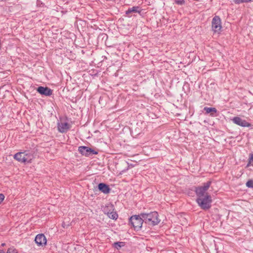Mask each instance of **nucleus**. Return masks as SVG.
Returning a JSON list of instances; mask_svg holds the SVG:
<instances>
[{"mask_svg":"<svg viewBox=\"0 0 253 253\" xmlns=\"http://www.w3.org/2000/svg\"><path fill=\"white\" fill-rule=\"evenodd\" d=\"M140 216L143 218L146 223L150 225H155L160 222L158 218V214L156 211H153L148 213H142Z\"/></svg>","mask_w":253,"mask_h":253,"instance_id":"obj_1","label":"nucleus"},{"mask_svg":"<svg viewBox=\"0 0 253 253\" xmlns=\"http://www.w3.org/2000/svg\"><path fill=\"white\" fill-rule=\"evenodd\" d=\"M34 158L33 153L30 151L18 152L14 156V158L15 160L19 162L25 164L31 163Z\"/></svg>","mask_w":253,"mask_h":253,"instance_id":"obj_2","label":"nucleus"},{"mask_svg":"<svg viewBox=\"0 0 253 253\" xmlns=\"http://www.w3.org/2000/svg\"><path fill=\"white\" fill-rule=\"evenodd\" d=\"M143 218L139 215H133L129 218V223L135 230H138L142 225Z\"/></svg>","mask_w":253,"mask_h":253,"instance_id":"obj_3","label":"nucleus"},{"mask_svg":"<svg viewBox=\"0 0 253 253\" xmlns=\"http://www.w3.org/2000/svg\"><path fill=\"white\" fill-rule=\"evenodd\" d=\"M211 185V181H208L204 183L203 186L196 188V192L198 197H204L207 196L206 192Z\"/></svg>","mask_w":253,"mask_h":253,"instance_id":"obj_4","label":"nucleus"},{"mask_svg":"<svg viewBox=\"0 0 253 253\" xmlns=\"http://www.w3.org/2000/svg\"><path fill=\"white\" fill-rule=\"evenodd\" d=\"M211 28L214 33H219L222 28L221 24V20L219 16H214L211 22Z\"/></svg>","mask_w":253,"mask_h":253,"instance_id":"obj_5","label":"nucleus"},{"mask_svg":"<svg viewBox=\"0 0 253 253\" xmlns=\"http://www.w3.org/2000/svg\"><path fill=\"white\" fill-rule=\"evenodd\" d=\"M78 150L81 154L85 156L97 154L96 151L86 146H80L79 147Z\"/></svg>","mask_w":253,"mask_h":253,"instance_id":"obj_6","label":"nucleus"},{"mask_svg":"<svg viewBox=\"0 0 253 253\" xmlns=\"http://www.w3.org/2000/svg\"><path fill=\"white\" fill-rule=\"evenodd\" d=\"M232 121L234 124L242 127H250L251 126V124L239 117L233 118Z\"/></svg>","mask_w":253,"mask_h":253,"instance_id":"obj_7","label":"nucleus"},{"mask_svg":"<svg viewBox=\"0 0 253 253\" xmlns=\"http://www.w3.org/2000/svg\"><path fill=\"white\" fill-rule=\"evenodd\" d=\"M35 241L38 246L43 247L46 244V239L43 234L37 235L35 239Z\"/></svg>","mask_w":253,"mask_h":253,"instance_id":"obj_8","label":"nucleus"},{"mask_svg":"<svg viewBox=\"0 0 253 253\" xmlns=\"http://www.w3.org/2000/svg\"><path fill=\"white\" fill-rule=\"evenodd\" d=\"M197 201L199 206H206L211 203V199L210 196L207 195L204 197H198Z\"/></svg>","mask_w":253,"mask_h":253,"instance_id":"obj_9","label":"nucleus"},{"mask_svg":"<svg viewBox=\"0 0 253 253\" xmlns=\"http://www.w3.org/2000/svg\"><path fill=\"white\" fill-rule=\"evenodd\" d=\"M108 207H105L103 209V211L104 213L106 214L108 217L112 219L116 220L118 218V214L116 211L113 210H108L106 208Z\"/></svg>","mask_w":253,"mask_h":253,"instance_id":"obj_10","label":"nucleus"},{"mask_svg":"<svg viewBox=\"0 0 253 253\" xmlns=\"http://www.w3.org/2000/svg\"><path fill=\"white\" fill-rule=\"evenodd\" d=\"M70 128V125L66 122H61L58 124V129L60 132H65L67 131Z\"/></svg>","mask_w":253,"mask_h":253,"instance_id":"obj_11","label":"nucleus"},{"mask_svg":"<svg viewBox=\"0 0 253 253\" xmlns=\"http://www.w3.org/2000/svg\"><path fill=\"white\" fill-rule=\"evenodd\" d=\"M37 91L41 94L45 96H50L52 93V90L47 87L39 86L37 88Z\"/></svg>","mask_w":253,"mask_h":253,"instance_id":"obj_12","label":"nucleus"},{"mask_svg":"<svg viewBox=\"0 0 253 253\" xmlns=\"http://www.w3.org/2000/svg\"><path fill=\"white\" fill-rule=\"evenodd\" d=\"M98 189L100 191L105 194H108L110 191V188L109 187L108 185L103 183L99 184Z\"/></svg>","mask_w":253,"mask_h":253,"instance_id":"obj_13","label":"nucleus"},{"mask_svg":"<svg viewBox=\"0 0 253 253\" xmlns=\"http://www.w3.org/2000/svg\"><path fill=\"white\" fill-rule=\"evenodd\" d=\"M141 12L140 8L138 6H133L129 8L126 11V14L128 15L131 12H138L140 13Z\"/></svg>","mask_w":253,"mask_h":253,"instance_id":"obj_14","label":"nucleus"},{"mask_svg":"<svg viewBox=\"0 0 253 253\" xmlns=\"http://www.w3.org/2000/svg\"><path fill=\"white\" fill-rule=\"evenodd\" d=\"M125 245V242H115L113 244V247L117 250L120 249L122 247Z\"/></svg>","mask_w":253,"mask_h":253,"instance_id":"obj_15","label":"nucleus"},{"mask_svg":"<svg viewBox=\"0 0 253 253\" xmlns=\"http://www.w3.org/2000/svg\"><path fill=\"white\" fill-rule=\"evenodd\" d=\"M204 109L208 114L211 112H216V109L215 108L205 107Z\"/></svg>","mask_w":253,"mask_h":253,"instance_id":"obj_16","label":"nucleus"},{"mask_svg":"<svg viewBox=\"0 0 253 253\" xmlns=\"http://www.w3.org/2000/svg\"><path fill=\"white\" fill-rule=\"evenodd\" d=\"M252 0H233V1L237 4L243 3V2H248L251 1Z\"/></svg>","mask_w":253,"mask_h":253,"instance_id":"obj_17","label":"nucleus"},{"mask_svg":"<svg viewBox=\"0 0 253 253\" xmlns=\"http://www.w3.org/2000/svg\"><path fill=\"white\" fill-rule=\"evenodd\" d=\"M246 186L249 188H253V180H249L246 183Z\"/></svg>","mask_w":253,"mask_h":253,"instance_id":"obj_18","label":"nucleus"},{"mask_svg":"<svg viewBox=\"0 0 253 253\" xmlns=\"http://www.w3.org/2000/svg\"><path fill=\"white\" fill-rule=\"evenodd\" d=\"M250 166H253V156L250 158L249 162L247 165L248 167H249Z\"/></svg>","mask_w":253,"mask_h":253,"instance_id":"obj_19","label":"nucleus"},{"mask_svg":"<svg viewBox=\"0 0 253 253\" xmlns=\"http://www.w3.org/2000/svg\"><path fill=\"white\" fill-rule=\"evenodd\" d=\"M7 253H17V252L12 249H9L7 250Z\"/></svg>","mask_w":253,"mask_h":253,"instance_id":"obj_20","label":"nucleus"},{"mask_svg":"<svg viewBox=\"0 0 253 253\" xmlns=\"http://www.w3.org/2000/svg\"><path fill=\"white\" fill-rule=\"evenodd\" d=\"M4 198V196L2 194H0V204L3 201Z\"/></svg>","mask_w":253,"mask_h":253,"instance_id":"obj_21","label":"nucleus"},{"mask_svg":"<svg viewBox=\"0 0 253 253\" xmlns=\"http://www.w3.org/2000/svg\"><path fill=\"white\" fill-rule=\"evenodd\" d=\"M176 3L178 4H182L184 2L183 0H177L175 1Z\"/></svg>","mask_w":253,"mask_h":253,"instance_id":"obj_22","label":"nucleus"},{"mask_svg":"<svg viewBox=\"0 0 253 253\" xmlns=\"http://www.w3.org/2000/svg\"><path fill=\"white\" fill-rule=\"evenodd\" d=\"M211 207H201V208L204 210H208Z\"/></svg>","mask_w":253,"mask_h":253,"instance_id":"obj_23","label":"nucleus"},{"mask_svg":"<svg viewBox=\"0 0 253 253\" xmlns=\"http://www.w3.org/2000/svg\"><path fill=\"white\" fill-rule=\"evenodd\" d=\"M0 253H4V252L3 250H0Z\"/></svg>","mask_w":253,"mask_h":253,"instance_id":"obj_24","label":"nucleus"},{"mask_svg":"<svg viewBox=\"0 0 253 253\" xmlns=\"http://www.w3.org/2000/svg\"><path fill=\"white\" fill-rule=\"evenodd\" d=\"M65 224L63 223V224H62V226L64 228L65 227Z\"/></svg>","mask_w":253,"mask_h":253,"instance_id":"obj_25","label":"nucleus"},{"mask_svg":"<svg viewBox=\"0 0 253 253\" xmlns=\"http://www.w3.org/2000/svg\"><path fill=\"white\" fill-rule=\"evenodd\" d=\"M1 246H5V243H2V244H1Z\"/></svg>","mask_w":253,"mask_h":253,"instance_id":"obj_26","label":"nucleus"}]
</instances>
